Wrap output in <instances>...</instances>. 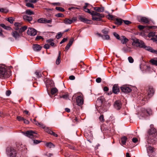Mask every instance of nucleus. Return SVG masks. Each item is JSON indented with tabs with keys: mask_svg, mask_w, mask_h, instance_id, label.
<instances>
[{
	"mask_svg": "<svg viewBox=\"0 0 157 157\" xmlns=\"http://www.w3.org/2000/svg\"><path fill=\"white\" fill-rule=\"evenodd\" d=\"M44 130L45 132H47L48 133L51 134L52 132V131L50 130L49 128H44Z\"/></svg>",
	"mask_w": 157,
	"mask_h": 157,
	"instance_id": "obj_46",
	"label": "nucleus"
},
{
	"mask_svg": "<svg viewBox=\"0 0 157 157\" xmlns=\"http://www.w3.org/2000/svg\"><path fill=\"white\" fill-rule=\"evenodd\" d=\"M105 99L103 96L99 97L96 101V105L100 112L103 113L107 110V107L105 105Z\"/></svg>",
	"mask_w": 157,
	"mask_h": 157,
	"instance_id": "obj_2",
	"label": "nucleus"
},
{
	"mask_svg": "<svg viewBox=\"0 0 157 157\" xmlns=\"http://www.w3.org/2000/svg\"><path fill=\"white\" fill-rule=\"evenodd\" d=\"M42 142V141L40 140H33V143L35 144H37Z\"/></svg>",
	"mask_w": 157,
	"mask_h": 157,
	"instance_id": "obj_51",
	"label": "nucleus"
},
{
	"mask_svg": "<svg viewBox=\"0 0 157 157\" xmlns=\"http://www.w3.org/2000/svg\"><path fill=\"white\" fill-rule=\"evenodd\" d=\"M35 74L36 75V77L37 78H40L42 76L41 73L38 71H36L35 72Z\"/></svg>",
	"mask_w": 157,
	"mask_h": 157,
	"instance_id": "obj_41",
	"label": "nucleus"
},
{
	"mask_svg": "<svg viewBox=\"0 0 157 157\" xmlns=\"http://www.w3.org/2000/svg\"><path fill=\"white\" fill-rule=\"evenodd\" d=\"M52 19H47L45 18V23H51L52 22Z\"/></svg>",
	"mask_w": 157,
	"mask_h": 157,
	"instance_id": "obj_56",
	"label": "nucleus"
},
{
	"mask_svg": "<svg viewBox=\"0 0 157 157\" xmlns=\"http://www.w3.org/2000/svg\"><path fill=\"white\" fill-rule=\"evenodd\" d=\"M133 41L132 43V45L133 46L143 48L145 49L146 47H147L145 45L144 43L142 40L138 39H133Z\"/></svg>",
	"mask_w": 157,
	"mask_h": 157,
	"instance_id": "obj_5",
	"label": "nucleus"
},
{
	"mask_svg": "<svg viewBox=\"0 0 157 157\" xmlns=\"http://www.w3.org/2000/svg\"><path fill=\"white\" fill-rule=\"evenodd\" d=\"M101 37L103 40H108L110 39L109 36L108 35L101 36Z\"/></svg>",
	"mask_w": 157,
	"mask_h": 157,
	"instance_id": "obj_37",
	"label": "nucleus"
},
{
	"mask_svg": "<svg viewBox=\"0 0 157 157\" xmlns=\"http://www.w3.org/2000/svg\"><path fill=\"white\" fill-rule=\"evenodd\" d=\"M152 114V111L150 108H142L138 113V117L140 119H144L148 116Z\"/></svg>",
	"mask_w": 157,
	"mask_h": 157,
	"instance_id": "obj_3",
	"label": "nucleus"
},
{
	"mask_svg": "<svg viewBox=\"0 0 157 157\" xmlns=\"http://www.w3.org/2000/svg\"><path fill=\"white\" fill-rule=\"evenodd\" d=\"M119 40H121V43L123 44H126L128 40V39L124 36H121Z\"/></svg>",
	"mask_w": 157,
	"mask_h": 157,
	"instance_id": "obj_18",
	"label": "nucleus"
},
{
	"mask_svg": "<svg viewBox=\"0 0 157 157\" xmlns=\"http://www.w3.org/2000/svg\"><path fill=\"white\" fill-rule=\"evenodd\" d=\"M74 41V38H72L69 41L68 44L67 45L65 48V50H67L69 48L70 46L72 44L73 42Z\"/></svg>",
	"mask_w": 157,
	"mask_h": 157,
	"instance_id": "obj_21",
	"label": "nucleus"
},
{
	"mask_svg": "<svg viewBox=\"0 0 157 157\" xmlns=\"http://www.w3.org/2000/svg\"><path fill=\"white\" fill-rule=\"evenodd\" d=\"M28 34L30 36H34L36 34V31L33 28H29L27 31Z\"/></svg>",
	"mask_w": 157,
	"mask_h": 157,
	"instance_id": "obj_10",
	"label": "nucleus"
},
{
	"mask_svg": "<svg viewBox=\"0 0 157 157\" xmlns=\"http://www.w3.org/2000/svg\"><path fill=\"white\" fill-rule=\"evenodd\" d=\"M25 13L29 15L34 14V13L29 10H27L25 11Z\"/></svg>",
	"mask_w": 157,
	"mask_h": 157,
	"instance_id": "obj_40",
	"label": "nucleus"
},
{
	"mask_svg": "<svg viewBox=\"0 0 157 157\" xmlns=\"http://www.w3.org/2000/svg\"><path fill=\"white\" fill-rule=\"evenodd\" d=\"M123 50L124 51L127 52H131L132 51L131 48L128 47L124 48Z\"/></svg>",
	"mask_w": 157,
	"mask_h": 157,
	"instance_id": "obj_28",
	"label": "nucleus"
},
{
	"mask_svg": "<svg viewBox=\"0 0 157 157\" xmlns=\"http://www.w3.org/2000/svg\"><path fill=\"white\" fill-rule=\"evenodd\" d=\"M155 90L154 89L151 87H150L147 91V95L148 98L151 97L154 94Z\"/></svg>",
	"mask_w": 157,
	"mask_h": 157,
	"instance_id": "obj_13",
	"label": "nucleus"
},
{
	"mask_svg": "<svg viewBox=\"0 0 157 157\" xmlns=\"http://www.w3.org/2000/svg\"><path fill=\"white\" fill-rule=\"evenodd\" d=\"M23 18L25 20L29 21H31L33 19L32 17H31L27 15L23 16Z\"/></svg>",
	"mask_w": 157,
	"mask_h": 157,
	"instance_id": "obj_25",
	"label": "nucleus"
},
{
	"mask_svg": "<svg viewBox=\"0 0 157 157\" xmlns=\"http://www.w3.org/2000/svg\"><path fill=\"white\" fill-rule=\"evenodd\" d=\"M79 19L81 21L86 23L90 24H91L92 22V21L90 20L87 19L86 18L81 16L79 17Z\"/></svg>",
	"mask_w": 157,
	"mask_h": 157,
	"instance_id": "obj_14",
	"label": "nucleus"
},
{
	"mask_svg": "<svg viewBox=\"0 0 157 157\" xmlns=\"http://www.w3.org/2000/svg\"><path fill=\"white\" fill-rule=\"evenodd\" d=\"M11 71L10 70L6 71L4 65H0V78H7L11 75Z\"/></svg>",
	"mask_w": 157,
	"mask_h": 157,
	"instance_id": "obj_4",
	"label": "nucleus"
},
{
	"mask_svg": "<svg viewBox=\"0 0 157 157\" xmlns=\"http://www.w3.org/2000/svg\"><path fill=\"white\" fill-rule=\"evenodd\" d=\"M108 13V15L107 16L109 20H113V18H114L113 16V15H110L109 13Z\"/></svg>",
	"mask_w": 157,
	"mask_h": 157,
	"instance_id": "obj_52",
	"label": "nucleus"
},
{
	"mask_svg": "<svg viewBox=\"0 0 157 157\" xmlns=\"http://www.w3.org/2000/svg\"><path fill=\"white\" fill-rule=\"evenodd\" d=\"M96 81L97 83H100L101 81V79L99 77L96 78Z\"/></svg>",
	"mask_w": 157,
	"mask_h": 157,
	"instance_id": "obj_62",
	"label": "nucleus"
},
{
	"mask_svg": "<svg viewBox=\"0 0 157 157\" xmlns=\"http://www.w3.org/2000/svg\"><path fill=\"white\" fill-rule=\"evenodd\" d=\"M155 32H151L149 33L148 34V36L149 37H151L155 35Z\"/></svg>",
	"mask_w": 157,
	"mask_h": 157,
	"instance_id": "obj_47",
	"label": "nucleus"
},
{
	"mask_svg": "<svg viewBox=\"0 0 157 157\" xmlns=\"http://www.w3.org/2000/svg\"><path fill=\"white\" fill-rule=\"evenodd\" d=\"M12 35L13 36L16 40L18 39L20 37V35L17 32L15 31L12 32Z\"/></svg>",
	"mask_w": 157,
	"mask_h": 157,
	"instance_id": "obj_17",
	"label": "nucleus"
},
{
	"mask_svg": "<svg viewBox=\"0 0 157 157\" xmlns=\"http://www.w3.org/2000/svg\"><path fill=\"white\" fill-rule=\"evenodd\" d=\"M150 62L152 64L157 66V58L151 59L150 60Z\"/></svg>",
	"mask_w": 157,
	"mask_h": 157,
	"instance_id": "obj_30",
	"label": "nucleus"
},
{
	"mask_svg": "<svg viewBox=\"0 0 157 157\" xmlns=\"http://www.w3.org/2000/svg\"><path fill=\"white\" fill-rule=\"evenodd\" d=\"M26 2H29L31 3H35L38 0H25Z\"/></svg>",
	"mask_w": 157,
	"mask_h": 157,
	"instance_id": "obj_59",
	"label": "nucleus"
},
{
	"mask_svg": "<svg viewBox=\"0 0 157 157\" xmlns=\"http://www.w3.org/2000/svg\"><path fill=\"white\" fill-rule=\"evenodd\" d=\"M123 21V20L121 19L116 18V19L115 21V23L118 25H120L122 23Z\"/></svg>",
	"mask_w": 157,
	"mask_h": 157,
	"instance_id": "obj_26",
	"label": "nucleus"
},
{
	"mask_svg": "<svg viewBox=\"0 0 157 157\" xmlns=\"http://www.w3.org/2000/svg\"><path fill=\"white\" fill-rule=\"evenodd\" d=\"M26 6L28 7H31L33 8H34V5L33 4L30 3H26Z\"/></svg>",
	"mask_w": 157,
	"mask_h": 157,
	"instance_id": "obj_43",
	"label": "nucleus"
},
{
	"mask_svg": "<svg viewBox=\"0 0 157 157\" xmlns=\"http://www.w3.org/2000/svg\"><path fill=\"white\" fill-rule=\"evenodd\" d=\"M94 10L98 12H102L104 10V8L103 7H95L94 8Z\"/></svg>",
	"mask_w": 157,
	"mask_h": 157,
	"instance_id": "obj_23",
	"label": "nucleus"
},
{
	"mask_svg": "<svg viewBox=\"0 0 157 157\" xmlns=\"http://www.w3.org/2000/svg\"><path fill=\"white\" fill-rule=\"evenodd\" d=\"M6 95L7 96H9L11 94V91L10 90H7L6 92Z\"/></svg>",
	"mask_w": 157,
	"mask_h": 157,
	"instance_id": "obj_60",
	"label": "nucleus"
},
{
	"mask_svg": "<svg viewBox=\"0 0 157 157\" xmlns=\"http://www.w3.org/2000/svg\"><path fill=\"white\" fill-rule=\"evenodd\" d=\"M63 23L66 25H70L72 23V21L71 19L66 18L63 20Z\"/></svg>",
	"mask_w": 157,
	"mask_h": 157,
	"instance_id": "obj_24",
	"label": "nucleus"
},
{
	"mask_svg": "<svg viewBox=\"0 0 157 157\" xmlns=\"http://www.w3.org/2000/svg\"><path fill=\"white\" fill-rule=\"evenodd\" d=\"M60 98H63L65 99H67L68 98V94H65L61 96Z\"/></svg>",
	"mask_w": 157,
	"mask_h": 157,
	"instance_id": "obj_50",
	"label": "nucleus"
},
{
	"mask_svg": "<svg viewBox=\"0 0 157 157\" xmlns=\"http://www.w3.org/2000/svg\"><path fill=\"white\" fill-rule=\"evenodd\" d=\"M0 25L1 27H2L5 29L7 30H10L11 29V28L10 27L8 26H6L3 24H0Z\"/></svg>",
	"mask_w": 157,
	"mask_h": 157,
	"instance_id": "obj_33",
	"label": "nucleus"
},
{
	"mask_svg": "<svg viewBox=\"0 0 157 157\" xmlns=\"http://www.w3.org/2000/svg\"><path fill=\"white\" fill-rule=\"evenodd\" d=\"M55 16L56 17H63L64 16V15L61 13H59L56 14Z\"/></svg>",
	"mask_w": 157,
	"mask_h": 157,
	"instance_id": "obj_45",
	"label": "nucleus"
},
{
	"mask_svg": "<svg viewBox=\"0 0 157 157\" xmlns=\"http://www.w3.org/2000/svg\"><path fill=\"white\" fill-rule=\"evenodd\" d=\"M17 118L18 121H22L24 119V118L20 116H17Z\"/></svg>",
	"mask_w": 157,
	"mask_h": 157,
	"instance_id": "obj_54",
	"label": "nucleus"
},
{
	"mask_svg": "<svg viewBox=\"0 0 157 157\" xmlns=\"http://www.w3.org/2000/svg\"><path fill=\"white\" fill-rule=\"evenodd\" d=\"M99 119L100 121L101 122H103L104 121V117L103 115H101L99 117Z\"/></svg>",
	"mask_w": 157,
	"mask_h": 157,
	"instance_id": "obj_57",
	"label": "nucleus"
},
{
	"mask_svg": "<svg viewBox=\"0 0 157 157\" xmlns=\"http://www.w3.org/2000/svg\"><path fill=\"white\" fill-rule=\"evenodd\" d=\"M123 21L126 25H128L131 23V22L128 21L127 20H123Z\"/></svg>",
	"mask_w": 157,
	"mask_h": 157,
	"instance_id": "obj_64",
	"label": "nucleus"
},
{
	"mask_svg": "<svg viewBox=\"0 0 157 157\" xmlns=\"http://www.w3.org/2000/svg\"><path fill=\"white\" fill-rule=\"evenodd\" d=\"M147 142L149 144H155L157 140V132L155 128H150L147 135Z\"/></svg>",
	"mask_w": 157,
	"mask_h": 157,
	"instance_id": "obj_1",
	"label": "nucleus"
},
{
	"mask_svg": "<svg viewBox=\"0 0 157 157\" xmlns=\"http://www.w3.org/2000/svg\"><path fill=\"white\" fill-rule=\"evenodd\" d=\"M140 21L143 22L145 24H147L149 22L148 19L145 17H141Z\"/></svg>",
	"mask_w": 157,
	"mask_h": 157,
	"instance_id": "obj_22",
	"label": "nucleus"
},
{
	"mask_svg": "<svg viewBox=\"0 0 157 157\" xmlns=\"http://www.w3.org/2000/svg\"><path fill=\"white\" fill-rule=\"evenodd\" d=\"M145 50H147L152 53L157 54V50L153 49L152 48L149 46L146 47Z\"/></svg>",
	"mask_w": 157,
	"mask_h": 157,
	"instance_id": "obj_20",
	"label": "nucleus"
},
{
	"mask_svg": "<svg viewBox=\"0 0 157 157\" xmlns=\"http://www.w3.org/2000/svg\"><path fill=\"white\" fill-rule=\"evenodd\" d=\"M33 48L34 51H38L41 49V47L39 45L35 44L33 45Z\"/></svg>",
	"mask_w": 157,
	"mask_h": 157,
	"instance_id": "obj_19",
	"label": "nucleus"
},
{
	"mask_svg": "<svg viewBox=\"0 0 157 157\" xmlns=\"http://www.w3.org/2000/svg\"><path fill=\"white\" fill-rule=\"evenodd\" d=\"M22 25V24L20 23L17 22L14 23L15 26L18 27H19V28Z\"/></svg>",
	"mask_w": 157,
	"mask_h": 157,
	"instance_id": "obj_53",
	"label": "nucleus"
},
{
	"mask_svg": "<svg viewBox=\"0 0 157 157\" xmlns=\"http://www.w3.org/2000/svg\"><path fill=\"white\" fill-rule=\"evenodd\" d=\"M83 8V10L84 11H85L86 12L88 13L91 15V13H92V11H90L89 9L87 8L86 6H84Z\"/></svg>",
	"mask_w": 157,
	"mask_h": 157,
	"instance_id": "obj_32",
	"label": "nucleus"
},
{
	"mask_svg": "<svg viewBox=\"0 0 157 157\" xmlns=\"http://www.w3.org/2000/svg\"><path fill=\"white\" fill-rule=\"evenodd\" d=\"M52 41L53 40L52 39H50L47 40V43L49 44L50 45L52 46H53L55 44V43L52 42Z\"/></svg>",
	"mask_w": 157,
	"mask_h": 157,
	"instance_id": "obj_39",
	"label": "nucleus"
},
{
	"mask_svg": "<svg viewBox=\"0 0 157 157\" xmlns=\"http://www.w3.org/2000/svg\"><path fill=\"white\" fill-rule=\"evenodd\" d=\"M45 18H41L38 19L37 21L40 23H45Z\"/></svg>",
	"mask_w": 157,
	"mask_h": 157,
	"instance_id": "obj_38",
	"label": "nucleus"
},
{
	"mask_svg": "<svg viewBox=\"0 0 157 157\" xmlns=\"http://www.w3.org/2000/svg\"><path fill=\"white\" fill-rule=\"evenodd\" d=\"M60 54H61L60 52L59 51V55H58V58H57V59L56 60V63L57 65L59 64L61 62V60H60V57H61Z\"/></svg>",
	"mask_w": 157,
	"mask_h": 157,
	"instance_id": "obj_29",
	"label": "nucleus"
},
{
	"mask_svg": "<svg viewBox=\"0 0 157 157\" xmlns=\"http://www.w3.org/2000/svg\"><path fill=\"white\" fill-rule=\"evenodd\" d=\"M22 121H23L24 123L26 124H28L29 123V121L28 120L24 118V120H23Z\"/></svg>",
	"mask_w": 157,
	"mask_h": 157,
	"instance_id": "obj_61",
	"label": "nucleus"
},
{
	"mask_svg": "<svg viewBox=\"0 0 157 157\" xmlns=\"http://www.w3.org/2000/svg\"><path fill=\"white\" fill-rule=\"evenodd\" d=\"M0 12L1 13H6L8 12V10L6 8H1L0 9Z\"/></svg>",
	"mask_w": 157,
	"mask_h": 157,
	"instance_id": "obj_42",
	"label": "nucleus"
},
{
	"mask_svg": "<svg viewBox=\"0 0 157 157\" xmlns=\"http://www.w3.org/2000/svg\"><path fill=\"white\" fill-rule=\"evenodd\" d=\"M113 35L118 40H119L120 39V36L119 35L117 34L116 33H113Z\"/></svg>",
	"mask_w": 157,
	"mask_h": 157,
	"instance_id": "obj_49",
	"label": "nucleus"
},
{
	"mask_svg": "<svg viewBox=\"0 0 157 157\" xmlns=\"http://www.w3.org/2000/svg\"><path fill=\"white\" fill-rule=\"evenodd\" d=\"M47 87H49V86H52L53 85V81L50 79H47L45 81Z\"/></svg>",
	"mask_w": 157,
	"mask_h": 157,
	"instance_id": "obj_16",
	"label": "nucleus"
},
{
	"mask_svg": "<svg viewBox=\"0 0 157 157\" xmlns=\"http://www.w3.org/2000/svg\"><path fill=\"white\" fill-rule=\"evenodd\" d=\"M83 95L82 94H80L76 97L77 104L78 105L80 106L83 104Z\"/></svg>",
	"mask_w": 157,
	"mask_h": 157,
	"instance_id": "obj_9",
	"label": "nucleus"
},
{
	"mask_svg": "<svg viewBox=\"0 0 157 157\" xmlns=\"http://www.w3.org/2000/svg\"><path fill=\"white\" fill-rule=\"evenodd\" d=\"M25 135L32 139L36 138L38 137L37 133L32 130H28L25 133Z\"/></svg>",
	"mask_w": 157,
	"mask_h": 157,
	"instance_id": "obj_8",
	"label": "nucleus"
},
{
	"mask_svg": "<svg viewBox=\"0 0 157 157\" xmlns=\"http://www.w3.org/2000/svg\"><path fill=\"white\" fill-rule=\"evenodd\" d=\"M62 34L60 32H59L58 33L57 35L56 36V38L57 39L60 38L62 36Z\"/></svg>",
	"mask_w": 157,
	"mask_h": 157,
	"instance_id": "obj_55",
	"label": "nucleus"
},
{
	"mask_svg": "<svg viewBox=\"0 0 157 157\" xmlns=\"http://www.w3.org/2000/svg\"><path fill=\"white\" fill-rule=\"evenodd\" d=\"M67 38H64L60 42V44H62L63 43L65 42L66 41H67Z\"/></svg>",
	"mask_w": 157,
	"mask_h": 157,
	"instance_id": "obj_63",
	"label": "nucleus"
},
{
	"mask_svg": "<svg viewBox=\"0 0 157 157\" xmlns=\"http://www.w3.org/2000/svg\"><path fill=\"white\" fill-rule=\"evenodd\" d=\"M127 140V138L125 136L122 137L121 138V141L122 145H125Z\"/></svg>",
	"mask_w": 157,
	"mask_h": 157,
	"instance_id": "obj_27",
	"label": "nucleus"
},
{
	"mask_svg": "<svg viewBox=\"0 0 157 157\" xmlns=\"http://www.w3.org/2000/svg\"><path fill=\"white\" fill-rule=\"evenodd\" d=\"M46 146L49 148H53L55 147V145L51 142L47 143L46 144Z\"/></svg>",
	"mask_w": 157,
	"mask_h": 157,
	"instance_id": "obj_31",
	"label": "nucleus"
},
{
	"mask_svg": "<svg viewBox=\"0 0 157 157\" xmlns=\"http://www.w3.org/2000/svg\"><path fill=\"white\" fill-rule=\"evenodd\" d=\"M6 19L11 24L13 23L14 21V18L11 17L6 18Z\"/></svg>",
	"mask_w": 157,
	"mask_h": 157,
	"instance_id": "obj_34",
	"label": "nucleus"
},
{
	"mask_svg": "<svg viewBox=\"0 0 157 157\" xmlns=\"http://www.w3.org/2000/svg\"><path fill=\"white\" fill-rule=\"evenodd\" d=\"M91 15L93 20L98 21H101V18L104 17L102 14H100L94 11H92Z\"/></svg>",
	"mask_w": 157,
	"mask_h": 157,
	"instance_id": "obj_7",
	"label": "nucleus"
},
{
	"mask_svg": "<svg viewBox=\"0 0 157 157\" xmlns=\"http://www.w3.org/2000/svg\"><path fill=\"white\" fill-rule=\"evenodd\" d=\"M58 90L56 88H52L51 90V93L52 94H54L57 92Z\"/></svg>",
	"mask_w": 157,
	"mask_h": 157,
	"instance_id": "obj_36",
	"label": "nucleus"
},
{
	"mask_svg": "<svg viewBox=\"0 0 157 157\" xmlns=\"http://www.w3.org/2000/svg\"><path fill=\"white\" fill-rule=\"evenodd\" d=\"M27 28V27L26 26H24L21 27L20 28L19 32V33H21L25 31Z\"/></svg>",
	"mask_w": 157,
	"mask_h": 157,
	"instance_id": "obj_35",
	"label": "nucleus"
},
{
	"mask_svg": "<svg viewBox=\"0 0 157 157\" xmlns=\"http://www.w3.org/2000/svg\"><path fill=\"white\" fill-rule=\"evenodd\" d=\"M6 151L7 155L10 157H16L17 152L15 147H8L6 149Z\"/></svg>",
	"mask_w": 157,
	"mask_h": 157,
	"instance_id": "obj_6",
	"label": "nucleus"
},
{
	"mask_svg": "<svg viewBox=\"0 0 157 157\" xmlns=\"http://www.w3.org/2000/svg\"><path fill=\"white\" fill-rule=\"evenodd\" d=\"M56 9L57 10L60 11L62 12H63L65 11L64 9L60 7H56Z\"/></svg>",
	"mask_w": 157,
	"mask_h": 157,
	"instance_id": "obj_44",
	"label": "nucleus"
},
{
	"mask_svg": "<svg viewBox=\"0 0 157 157\" xmlns=\"http://www.w3.org/2000/svg\"><path fill=\"white\" fill-rule=\"evenodd\" d=\"M128 60L129 62L131 63H132L134 62L133 59L131 56H129L128 57Z\"/></svg>",
	"mask_w": 157,
	"mask_h": 157,
	"instance_id": "obj_48",
	"label": "nucleus"
},
{
	"mask_svg": "<svg viewBox=\"0 0 157 157\" xmlns=\"http://www.w3.org/2000/svg\"><path fill=\"white\" fill-rule=\"evenodd\" d=\"M146 27V26H143L142 25H139L138 26V28L140 30L144 29Z\"/></svg>",
	"mask_w": 157,
	"mask_h": 157,
	"instance_id": "obj_58",
	"label": "nucleus"
},
{
	"mask_svg": "<svg viewBox=\"0 0 157 157\" xmlns=\"http://www.w3.org/2000/svg\"><path fill=\"white\" fill-rule=\"evenodd\" d=\"M113 91L114 93L117 94L119 92V89L117 84H115L113 87Z\"/></svg>",
	"mask_w": 157,
	"mask_h": 157,
	"instance_id": "obj_15",
	"label": "nucleus"
},
{
	"mask_svg": "<svg viewBox=\"0 0 157 157\" xmlns=\"http://www.w3.org/2000/svg\"><path fill=\"white\" fill-rule=\"evenodd\" d=\"M121 89L122 91L124 93H129L132 91V90L126 86H122Z\"/></svg>",
	"mask_w": 157,
	"mask_h": 157,
	"instance_id": "obj_11",
	"label": "nucleus"
},
{
	"mask_svg": "<svg viewBox=\"0 0 157 157\" xmlns=\"http://www.w3.org/2000/svg\"><path fill=\"white\" fill-rule=\"evenodd\" d=\"M121 102L119 100H117L114 102V106L117 109H120L121 107Z\"/></svg>",
	"mask_w": 157,
	"mask_h": 157,
	"instance_id": "obj_12",
	"label": "nucleus"
}]
</instances>
